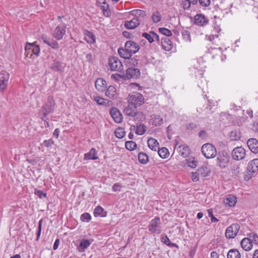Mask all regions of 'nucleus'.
<instances>
[{
  "label": "nucleus",
  "mask_w": 258,
  "mask_h": 258,
  "mask_svg": "<svg viewBox=\"0 0 258 258\" xmlns=\"http://www.w3.org/2000/svg\"><path fill=\"white\" fill-rule=\"evenodd\" d=\"M56 104L54 98L52 96L49 95L39 112V115L41 120H44L49 114L53 113Z\"/></svg>",
  "instance_id": "nucleus-1"
},
{
  "label": "nucleus",
  "mask_w": 258,
  "mask_h": 258,
  "mask_svg": "<svg viewBox=\"0 0 258 258\" xmlns=\"http://www.w3.org/2000/svg\"><path fill=\"white\" fill-rule=\"evenodd\" d=\"M240 245L245 251L250 250L254 245H258L257 234L253 232L248 234L246 237L241 240Z\"/></svg>",
  "instance_id": "nucleus-2"
},
{
  "label": "nucleus",
  "mask_w": 258,
  "mask_h": 258,
  "mask_svg": "<svg viewBox=\"0 0 258 258\" xmlns=\"http://www.w3.org/2000/svg\"><path fill=\"white\" fill-rule=\"evenodd\" d=\"M137 108L134 105L128 103L124 109V112L126 115L133 117L134 120L140 121L145 118V115L142 112H137Z\"/></svg>",
  "instance_id": "nucleus-3"
},
{
  "label": "nucleus",
  "mask_w": 258,
  "mask_h": 258,
  "mask_svg": "<svg viewBox=\"0 0 258 258\" xmlns=\"http://www.w3.org/2000/svg\"><path fill=\"white\" fill-rule=\"evenodd\" d=\"M127 102L128 103H131V105H134L138 108L144 104V98L141 93L133 92L128 95Z\"/></svg>",
  "instance_id": "nucleus-4"
},
{
  "label": "nucleus",
  "mask_w": 258,
  "mask_h": 258,
  "mask_svg": "<svg viewBox=\"0 0 258 258\" xmlns=\"http://www.w3.org/2000/svg\"><path fill=\"white\" fill-rule=\"evenodd\" d=\"M151 233L160 234L162 231V223L159 217H156L150 222L148 227Z\"/></svg>",
  "instance_id": "nucleus-5"
},
{
  "label": "nucleus",
  "mask_w": 258,
  "mask_h": 258,
  "mask_svg": "<svg viewBox=\"0 0 258 258\" xmlns=\"http://www.w3.org/2000/svg\"><path fill=\"white\" fill-rule=\"evenodd\" d=\"M202 153L207 159L213 158L217 155V150L215 147L211 144H204L201 148Z\"/></svg>",
  "instance_id": "nucleus-6"
},
{
  "label": "nucleus",
  "mask_w": 258,
  "mask_h": 258,
  "mask_svg": "<svg viewBox=\"0 0 258 258\" xmlns=\"http://www.w3.org/2000/svg\"><path fill=\"white\" fill-rule=\"evenodd\" d=\"M230 156L228 153L225 151H222L219 153L217 158V165L221 168H225L228 165Z\"/></svg>",
  "instance_id": "nucleus-7"
},
{
  "label": "nucleus",
  "mask_w": 258,
  "mask_h": 258,
  "mask_svg": "<svg viewBox=\"0 0 258 258\" xmlns=\"http://www.w3.org/2000/svg\"><path fill=\"white\" fill-rule=\"evenodd\" d=\"M25 50L26 56L31 58L33 54L38 56L40 48L39 45L36 44V42L32 43L27 42L25 45Z\"/></svg>",
  "instance_id": "nucleus-8"
},
{
  "label": "nucleus",
  "mask_w": 258,
  "mask_h": 258,
  "mask_svg": "<svg viewBox=\"0 0 258 258\" xmlns=\"http://www.w3.org/2000/svg\"><path fill=\"white\" fill-rule=\"evenodd\" d=\"M108 67L111 71L121 72L123 70L121 62L116 57H110L108 58Z\"/></svg>",
  "instance_id": "nucleus-9"
},
{
  "label": "nucleus",
  "mask_w": 258,
  "mask_h": 258,
  "mask_svg": "<svg viewBox=\"0 0 258 258\" xmlns=\"http://www.w3.org/2000/svg\"><path fill=\"white\" fill-rule=\"evenodd\" d=\"M240 229V225L234 223L228 227L225 231V236L227 239H232L236 237Z\"/></svg>",
  "instance_id": "nucleus-10"
},
{
  "label": "nucleus",
  "mask_w": 258,
  "mask_h": 258,
  "mask_svg": "<svg viewBox=\"0 0 258 258\" xmlns=\"http://www.w3.org/2000/svg\"><path fill=\"white\" fill-rule=\"evenodd\" d=\"M246 155V151L241 146L234 148L231 152V157L234 160H241L244 158Z\"/></svg>",
  "instance_id": "nucleus-11"
},
{
  "label": "nucleus",
  "mask_w": 258,
  "mask_h": 258,
  "mask_svg": "<svg viewBox=\"0 0 258 258\" xmlns=\"http://www.w3.org/2000/svg\"><path fill=\"white\" fill-rule=\"evenodd\" d=\"M10 74L6 71L0 72V92H3L7 88Z\"/></svg>",
  "instance_id": "nucleus-12"
},
{
  "label": "nucleus",
  "mask_w": 258,
  "mask_h": 258,
  "mask_svg": "<svg viewBox=\"0 0 258 258\" xmlns=\"http://www.w3.org/2000/svg\"><path fill=\"white\" fill-rule=\"evenodd\" d=\"M66 33V25L64 24L58 25L53 30L52 36L56 39H61Z\"/></svg>",
  "instance_id": "nucleus-13"
},
{
  "label": "nucleus",
  "mask_w": 258,
  "mask_h": 258,
  "mask_svg": "<svg viewBox=\"0 0 258 258\" xmlns=\"http://www.w3.org/2000/svg\"><path fill=\"white\" fill-rule=\"evenodd\" d=\"M124 75L125 80L130 79H137L140 78L141 73L138 69L131 67L126 70V74Z\"/></svg>",
  "instance_id": "nucleus-14"
},
{
  "label": "nucleus",
  "mask_w": 258,
  "mask_h": 258,
  "mask_svg": "<svg viewBox=\"0 0 258 258\" xmlns=\"http://www.w3.org/2000/svg\"><path fill=\"white\" fill-rule=\"evenodd\" d=\"M247 170L248 175L251 177L252 174L258 171V159H254L248 163Z\"/></svg>",
  "instance_id": "nucleus-15"
},
{
  "label": "nucleus",
  "mask_w": 258,
  "mask_h": 258,
  "mask_svg": "<svg viewBox=\"0 0 258 258\" xmlns=\"http://www.w3.org/2000/svg\"><path fill=\"white\" fill-rule=\"evenodd\" d=\"M110 114L115 122L119 123L122 122V115L117 108L112 107L110 110Z\"/></svg>",
  "instance_id": "nucleus-16"
},
{
  "label": "nucleus",
  "mask_w": 258,
  "mask_h": 258,
  "mask_svg": "<svg viewBox=\"0 0 258 258\" xmlns=\"http://www.w3.org/2000/svg\"><path fill=\"white\" fill-rule=\"evenodd\" d=\"M209 22L208 19L202 14H198L194 17V23L199 26H204Z\"/></svg>",
  "instance_id": "nucleus-17"
},
{
  "label": "nucleus",
  "mask_w": 258,
  "mask_h": 258,
  "mask_svg": "<svg viewBox=\"0 0 258 258\" xmlns=\"http://www.w3.org/2000/svg\"><path fill=\"white\" fill-rule=\"evenodd\" d=\"M66 65L63 62L55 59L50 65V69L56 72H63Z\"/></svg>",
  "instance_id": "nucleus-18"
},
{
  "label": "nucleus",
  "mask_w": 258,
  "mask_h": 258,
  "mask_svg": "<svg viewBox=\"0 0 258 258\" xmlns=\"http://www.w3.org/2000/svg\"><path fill=\"white\" fill-rule=\"evenodd\" d=\"M163 117L159 114H152L151 116L150 123L154 126H159L163 124Z\"/></svg>",
  "instance_id": "nucleus-19"
},
{
  "label": "nucleus",
  "mask_w": 258,
  "mask_h": 258,
  "mask_svg": "<svg viewBox=\"0 0 258 258\" xmlns=\"http://www.w3.org/2000/svg\"><path fill=\"white\" fill-rule=\"evenodd\" d=\"M124 47L127 48L133 54L137 52L140 49L139 45L133 41L128 40L124 45Z\"/></svg>",
  "instance_id": "nucleus-20"
},
{
  "label": "nucleus",
  "mask_w": 258,
  "mask_h": 258,
  "mask_svg": "<svg viewBox=\"0 0 258 258\" xmlns=\"http://www.w3.org/2000/svg\"><path fill=\"white\" fill-rule=\"evenodd\" d=\"M140 20L137 18H133L131 20L126 21L124 27L127 29H134L137 28L140 24Z\"/></svg>",
  "instance_id": "nucleus-21"
},
{
  "label": "nucleus",
  "mask_w": 258,
  "mask_h": 258,
  "mask_svg": "<svg viewBox=\"0 0 258 258\" xmlns=\"http://www.w3.org/2000/svg\"><path fill=\"white\" fill-rule=\"evenodd\" d=\"M247 146L250 150L253 153H258V141L254 138L248 140L247 142Z\"/></svg>",
  "instance_id": "nucleus-22"
},
{
  "label": "nucleus",
  "mask_w": 258,
  "mask_h": 258,
  "mask_svg": "<svg viewBox=\"0 0 258 258\" xmlns=\"http://www.w3.org/2000/svg\"><path fill=\"white\" fill-rule=\"evenodd\" d=\"M96 89L99 92H104L107 86L106 81L102 78H98L95 83Z\"/></svg>",
  "instance_id": "nucleus-23"
},
{
  "label": "nucleus",
  "mask_w": 258,
  "mask_h": 258,
  "mask_svg": "<svg viewBox=\"0 0 258 258\" xmlns=\"http://www.w3.org/2000/svg\"><path fill=\"white\" fill-rule=\"evenodd\" d=\"M161 43L162 48L166 51H169L173 47V43L167 37H163L161 38Z\"/></svg>",
  "instance_id": "nucleus-24"
},
{
  "label": "nucleus",
  "mask_w": 258,
  "mask_h": 258,
  "mask_svg": "<svg viewBox=\"0 0 258 258\" xmlns=\"http://www.w3.org/2000/svg\"><path fill=\"white\" fill-rule=\"evenodd\" d=\"M131 15L134 16V18H137L140 20V22L144 20L146 16V13L145 11L139 9L133 10L129 12Z\"/></svg>",
  "instance_id": "nucleus-25"
},
{
  "label": "nucleus",
  "mask_w": 258,
  "mask_h": 258,
  "mask_svg": "<svg viewBox=\"0 0 258 258\" xmlns=\"http://www.w3.org/2000/svg\"><path fill=\"white\" fill-rule=\"evenodd\" d=\"M118 53L119 56L124 59H130L133 55V53L127 48H119Z\"/></svg>",
  "instance_id": "nucleus-26"
},
{
  "label": "nucleus",
  "mask_w": 258,
  "mask_h": 258,
  "mask_svg": "<svg viewBox=\"0 0 258 258\" xmlns=\"http://www.w3.org/2000/svg\"><path fill=\"white\" fill-rule=\"evenodd\" d=\"M98 157L97 156V152L94 148L90 149L89 152L84 154V159L85 160H97Z\"/></svg>",
  "instance_id": "nucleus-27"
},
{
  "label": "nucleus",
  "mask_w": 258,
  "mask_h": 258,
  "mask_svg": "<svg viewBox=\"0 0 258 258\" xmlns=\"http://www.w3.org/2000/svg\"><path fill=\"white\" fill-rule=\"evenodd\" d=\"M105 95L108 98L115 99L117 98V94L115 88L113 86H109L105 92Z\"/></svg>",
  "instance_id": "nucleus-28"
},
{
  "label": "nucleus",
  "mask_w": 258,
  "mask_h": 258,
  "mask_svg": "<svg viewBox=\"0 0 258 258\" xmlns=\"http://www.w3.org/2000/svg\"><path fill=\"white\" fill-rule=\"evenodd\" d=\"M147 143L149 148L153 151H156L159 149V143L158 141L154 138H149L148 140Z\"/></svg>",
  "instance_id": "nucleus-29"
},
{
  "label": "nucleus",
  "mask_w": 258,
  "mask_h": 258,
  "mask_svg": "<svg viewBox=\"0 0 258 258\" xmlns=\"http://www.w3.org/2000/svg\"><path fill=\"white\" fill-rule=\"evenodd\" d=\"M84 39L88 43L92 44L95 42V36L89 31H86L85 32Z\"/></svg>",
  "instance_id": "nucleus-30"
},
{
  "label": "nucleus",
  "mask_w": 258,
  "mask_h": 258,
  "mask_svg": "<svg viewBox=\"0 0 258 258\" xmlns=\"http://www.w3.org/2000/svg\"><path fill=\"white\" fill-rule=\"evenodd\" d=\"M93 214L96 217L98 216L104 217L106 216V213L104 212V209L101 206H98L95 208Z\"/></svg>",
  "instance_id": "nucleus-31"
},
{
  "label": "nucleus",
  "mask_w": 258,
  "mask_h": 258,
  "mask_svg": "<svg viewBox=\"0 0 258 258\" xmlns=\"http://www.w3.org/2000/svg\"><path fill=\"white\" fill-rule=\"evenodd\" d=\"M241 254L237 249H231L227 254V258H240Z\"/></svg>",
  "instance_id": "nucleus-32"
},
{
  "label": "nucleus",
  "mask_w": 258,
  "mask_h": 258,
  "mask_svg": "<svg viewBox=\"0 0 258 258\" xmlns=\"http://www.w3.org/2000/svg\"><path fill=\"white\" fill-rule=\"evenodd\" d=\"M241 136L240 132L237 130L231 131L229 134V137L231 141H238L240 140Z\"/></svg>",
  "instance_id": "nucleus-33"
},
{
  "label": "nucleus",
  "mask_w": 258,
  "mask_h": 258,
  "mask_svg": "<svg viewBox=\"0 0 258 258\" xmlns=\"http://www.w3.org/2000/svg\"><path fill=\"white\" fill-rule=\"evenodd\" d=\"M236 201L237 198L235 196L233 195H229L225 200L224 203L226 205H228L230 207H232L235 205Z\"/></svg>",
  "instance_id": "nucleus-34"
},
{
  "label": "nucleus",
  "mask_w": 258,
  "mask_h": 258,
  "mask_svg": "<svg viewBox=\"0 0 258 258\" xmlns=\"http://www.w3.org/2000/svg\"><path fill=\"white\" fill-rule=\"evenodd\" d=\"M146 132V126L143 123H140L136 126L135 133L138 135H143Z\"/></svg>",
  "instance_id": "nucleus-35"
},
{
  "label": "nucleus",
  "mask_w": 258,
  "mask_h": 258,
  "mask_svg": "<svg viewBox=\"0 0 258 258\" xmlns=\"http://www.w3.org/2000/svg\"><path fill=\"white\" fill-rule=\"evenodd\" d=\"M219 35L213 33L212 35H206V38L208 39L209 41L212 42L213 44H215L216 45H218V42L219 40L218 39Z\"/></svg>",
  "instance_id": "nucleus-36"
},
{
  "label": "nucleus",
  "mask_w": 258,
  "mask_h": 258,
  "mask_svg": "<svg viewBox=\"0 0 258 258\" xmlns=\"http://www.w3.org/2000/svg\"><path fill=\"white\" fill-rule=\"evenodd\" d=\"M94 100L96 102V103L98 105H108L109 104V103L110 102V101L104 99V98L100 97V96H96L94 97Z\"/></svg>",
  "instance_id": "nucleus-37"
},
{
  "label": "nucleus",
  "mask_w": 258,
  "mask_h": 258,
  "mask_svg": "<svg viewBox=\"0 0 258 258\" xmlns=\"http://www.w3.org/2000/svg\"><path fill=\"white\" fill-rule=\"evenodd\" d=\"M158 149V153L161 158L163 159H166L168 158L169 155V153L168 150L166 148L162 147L161 149Z\"/></svg>",
  "instance_id": "nucleus-38"
},
{
  "label": "nucleus",
  "mask_w": 258,
  "mask_h": 258,
  "mask_svg": "<svg viewBox=\"0 0 258 258\" xmlns=\"http://www.w3.org/2000/svg\"><path fill=\"white\" fill-rule=\"evenodd\" d=\"M148 156L146 153L143 152L139 153L138 160L141 163L146 164L148 162Z\"/></svg>",
  "instance_id": "nucleus-39"
},
{
  "label": "nucleus",
  "mask_w": 258,
  "mask_h": 258,
  "mask_svg": "<svg viewBox=\"0 0 258 258\" xmlns=\"http://www.w3.org/2000/svg\"><path fill=\"white\" fill-rule=\"evenodd\" d=\"M197 171L198 173L202 177H206L208 176L209 174V170L208 168L205 166H202L199 168Z\"/></svg>",
  "instance_id": "nucleus-40"
},
{
  "label": "nucleus",
  "mask_w": 258,
  "mask_h": 258,
  "mask_svg": "<svg viewBox=\"0 0 258 258\" xmlns=\"http://www.w3.org/2000/svg\"><path fill=\"white\" fill-rule=\"evenodd\" d=\"M101 9L103 13V14L106 17H109L111 15V11L109 9V6L107 4L100 6Z\"/></svg>",
  "instance_id": "nucleus-41"
},
{
  "label": "nucleus",
  "mask_w": 258,
  "mask_h": 258,
  "mask_svg": "<svg viewBox=\"0 0 258 258\" xmlns=\"http://www.w3.org/2000/svg\"><path fill=\"white\" fill-rule=\"evenodd\" d=\"M181 35L183 39L186 42H190V33L187 30H182L181 31Z\"/></svg>",
  "instance_id": "nucleus-42"
},
{
  "label": "nucleus",
  "mask_w": 258,
  "mask_h": 258,
  "mask_svg": "<svg viewBox=\"0 0 258 258\" xmlns=\"http://www.w3.org/2000/svg\"><path fill=\"white\" fill-rule=\"evenodd\" d=\"M91 243L88 239H82L80 243V248L82 249V251H84L85 249L87 248Z\"/></svg>",
  "instance_id": "nucleus-43"
},
{
  "label": "nucleus",
  "mask_w": 258,
  "mask_h": 258,
  "mask_svg": "<svg viewBox=\"0 0 258 258\" xmlns=\"http://www.w3.org/2000/svg\"><path fill=\"white\" fill-rule=\"evenodd\" d=\"M151 18L154 23H157L161 21V15L159 11H156L152 14Z\"/></svg>",
  "instance_id": "nucleus-44"
},
{
  "label": "nucleus",
  "mask_w": 258,
  "mask_h": 258,
  "mask_svg": "<svg viewBox=\"0 0 258 258\" xmlns=\"http://www.w3.org/2000/svg\"><path fill=\"white\" fill-rule=\"evenodd\" d=\"M115 135L116 138L122 139L125 135V132L123 128L119 127L115 131Z\"/></svg>",
  "instance_id": "nucleus-45"
},
{
  "label": "nucleus",
  "mask_w": 258,
  "mask_h": 258,
  "mask_svg": "<svg viewBox=\"0 0 258 258\" xmlns=\"http://www.w3.org/2000/svg\"><path fill=\"white\" fill-rule=\"evenodd\" d=\"M126 148L130 151L134 150L137 148V144L134 141H126L125 142Z\"/></svg>",
  "instance_id": "nucleus-46"
},
{
  "label": "nucleus",
  "mask_w": 258,
  "mask_h": 258,
  "mask_svg": "<svg viewBox=\"0 0 258 258\" xmlns=\"http://www.w3.org/2000/svg\"><path fill=\"white\" fill-rule=\"evenodd\" d=\"M152 32L150 31L149 33L144 32L143 33L142 36L143 37L146 38L149 43H151L154 42V38L153 37Z\"/></svg>",
  "instance_id": "nucleus-47"
},
{
  "label": "nucleus",
  "mask_w": 258,
  "mask_h": 258,
  "mask_svg": "<svg viewBox=\"0 0 258 258\" xmlns=\"http://www.w3.org/2000/svg\"><path fill=\"white\" fill-rule=\"evenodd\" d=\"M91 219V216L88 213H83L80 217V220L83 222H89Z\"/></svg>",
  "instance_id": "nucleus-48"
},
{
  "label": "nucleus",
  "mask_w": 258,
  "mask_h": 258,
  "mask_svg": "<svg viewBox=\"0 0 258 258\" xmlns=\"http://www.w3.org/2000/svg\"><path fill=\"white\" fill-rule=\"evenodd\" d=\"M186 163L188 166L191 168H195L197 166L198 162L195 158H189L186 160Z\"/></svg>",
  "instance_id": "nucleus-49"
},
{
  "label": "nucleus",
  "mask_w": 258,
  "mask_h": 258,
  "mask_svg": "<svg viewBox=\"0 0 258 258\" xmlns=\"http://www.w3.org/2000/svg\"><path fill=\"white\" fill-rule=\"evenodd\" d=\"M159 31L162 34L165 35L166 37L170 36L172 35L171 31L166 28H160Z\"/></svg>",
  "instance_id": "nucleus-50"
},
{
  "label": "nucleus",
  "mask_w": 258,
  "mask_h": 258,
  "mask_svg": "<svg viewBox=\"0 0 258 258\" xmlns=\"http://www.w3.org/2000/svg\"><path fill=\"white\" fill-rule=\"evenodd\" d=\"M34 194L38 196L40 199H43L46 198V193L44 192L41 190L37 189V188L34 189Z\"/></svg>",
  "instance_id": "nucleus-51"
},
{
  "label": "nucleus",
  "mask_w": 258,
  "mask_h": 258,
  "mask_svg": "<svg viewBox=\"0 0 258 258\" xmlns=\"http://www.w3.org/2000/svg\"><path fill=\"white\" fill-rule=\"evenodd\" d=\"M208 215L211 218V221L212 223L214 222H218L219 221V220L215 217L213 215V211L212 209H208L207 210Z\"/></svg>",
  "instance_id": "nucleus-52"
},
{
  "label": "nucleus",
  "mask_w": 258,
  "mask_h": 258,
  "mask_svg": "<svg viewBox=\"0 0 258 258\" xmlns=\"http://www.w3.org/2000/svg\"><path fill=\"white\" fill-rule=\"evenodd\" d=\"M42 219H40L39 221L38 222V231L37 232V236L36 238V240L38 241L39 240L40 236L41 233V230H42Z\"/></svg>",
  "instance_id": "nucleus-53"
},
{
  "label": "nucleus",
  "mask_w": 258,
  "mask_h": 258,
  "mask_svg": "<svg viewBox=\"0 0 258 258\" xmlns=\"http://www.w3.org/2000/svg\"><path fill=\"white\" fill-rule=\"evenodd\" d=\"M201 84L199 82H198V85L199 88H201L205 92L204 90L207 88V82L205 79L201 80Z\"/></svg>",
  "instance_id": "nucleus-54"
},
{
  "label": "nucleus",
  "mask_w": 258,
  "mask_h": 258,
  "mask_svg": "<svg viewBox=\"0 0 258 258\" xmlns=\"http://www.w3.org/2000/svg\"><path fill=\"white\" fill-rule=\"evenodd\" d=\"M124 77H125L124 74L120 75L118 74H112L111 76V78L116 81H119L120 79L125 80V78Z\"/></svg>",
  "instance_id": "nucleus-55"
},
{
  "label": "nucleus",
  "mask_w": 258,
  "mask_h": 258,
  "mask_svg": "<svg viewBox=\"0 0 258 258\" xmlns=\"http://www.w3.org/2000/svg\"><path fill=\"white\" fill-rule=\"evenodd\" d=\"M54 141L52 139H49L47 140H44L43 142V144L47 148H51L52 146L54 144Z\"/></svg>",
  "instance_id": "nucleus-56"
},
{
  "label": "nucleus",
  "mask_w": 258,
  "mask_h": 258,
  "mask_svg": "<svg viewBox=\"0 0 258 258\" xmlns=\"http://www.w3.org/2000/svg\"><path fill=\"white\" fill-rule=\"evenodd\" d=\"M127 63L130 65L134 67H137L138 65V60L135 58H130L128 59Z\"/></svg>",
  "instance_id": "nucleus-57"
},
{
  "label": "nucleus",
  "mask_w": 258,
  "mask_h": 258,
  "mask_svg": "<svg viewBox=\"0 0 258 258\" xmlns=\"http://www.w3.org/2000/svg\"><path fill=\"white\" fill-rule=\"evenodd\" d=\"M49 46L51 47L52 49H58L59 48V44L58 43L54 40H52L51 41L50 43L49 44Z\"/></svg>",
  "instance_id": "nucleus-58"
},
{
  "label": "nucleus",
  "mask_w": 258,
  "mask_h": 258,
  "mask_svg": "<svg viewBox=\"0 0 258 258\" xmlns=\"http://www.w3.org/2000/svg\"><path fill=\"white\" fill-rule=\"evenodd\" d=\"M199 176H200V175L198 173V171L192 172L191 178L194 182H197L199 180Z\"/></svg>",
  "instance_id": "nucleus-59"
},
{
  "label": "nucleus",
  "mask_w": 258,
  "mask_h": 258,
  "mask_svg": "<svg viewBox=\"0 0 258 258\" xmlns=\"http://www.w3.org/2000/svg\"><path fill=\"white\" fill-rule=\"evenodd\" d=\"M121 188V185L119 183H114L112 187V189L113 191L116 192V191H119L120 190V189Z\"/></svg>",
  "instance_id": "nucleus-60"
},
{
  "label": "nucleus",
  "mask_w": 258,
  "mask_h": 258,
  "mask_svg": "<svg viewBox=\"0 0 258 258\" xmlns=\"http://www.w3.org/2000/svg\"><path fill=\"white\" fill-rule=\"evenodd\" d=\"M199 3L202 7H208L211 3L210 0H199Z\"/></svg>",
  "instance_id": "nucleus-61"
},
{
  "label": "nucleus",
  "mask_w": 258,
  "mask_h": 258,
  "mask_svg": "<svg viewBox=\"0 0 258 258\" xmlns=\"http://www.w3.org/2000/svg\"><path fill=\"white\" fill-rule=\"evenodd\" d=\"M199 136L202 139H205L208 137V134L205 130H201L199 133Z\"/></svg>",
  "instance_id": "nucleus-62"
},
{
  "label": "nucleus",
  "mask_w": 258,
  "mask_h": 258,
  "mask_svg": "<svg viewBox=\"0 0 258 258\" xmlns=\"http://www.w3.org/2000/svg\"><path fill=\"white\" fill-rule=\"evenodd\" d=\"M182 6L183 9L184 10L189 9L190 6V4L189 3L188 0H184L182 2Z\"/></svg>",
  "instance_id": "nucleus-63"
},
{
  "label": "nucleus",
  "mask_w": 258,
  "mask_h": 258,
  "mask_svg": "<svg viewBox=\"0 0 258 258\" xmlns=\"http://www.w3.org/2000/svg\"><path fill=\"white\" fill-rule=\"evenodd\" d=\"M170 239L167 237V235L165 234H163L161 236V241L164 243L165 244L167 245V243H169L170 241Z\"/></svg>",
  "instance_id": "nucleus-64"
}]
</instances>
